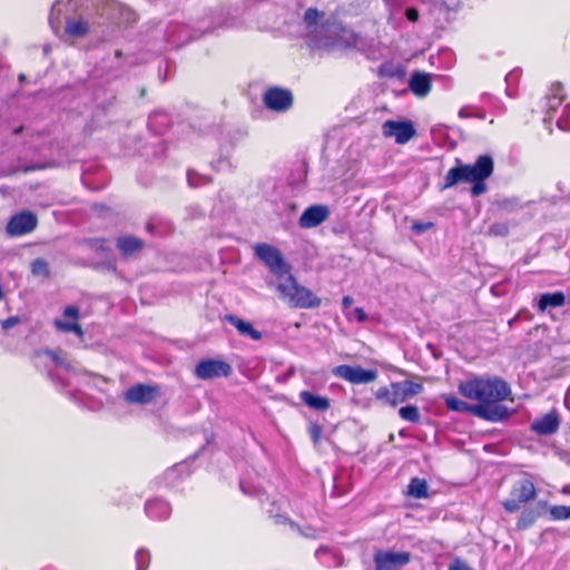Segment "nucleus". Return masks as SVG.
Segmentation results:
<instances>
[{
  "mask_svg": "<svg viewBox=\"0 0 570 570\" xmlns=\"http://www.w3.org/2000/svg\"><path fill=\"white\" fill-rule=\"evenodd\" d=\"M459 393L471 401L474 406H482L485 415L481 419L498 422L509 416V410L501 402L511 395V389L505 381L497 376H474L462 381L458 386Z\"/></svg>",
  "mask_w": 570,
  "mask_h": 570,
  "instance_id": "obj_1",
  "label": "nucleus"
},
{
  "mask_svg": "<svg viewBox=\"0 0 570 570\" xmlns=\"http://www.w3.org/2000/svg\"><path fill=\"white\" fill-rule=\"evenodd\" d=\"M279 298L294 308H315L321 305L318 298L311 289L298 284L296 278L288 272L275 284Z\"/></svg>",
  "mask_w": 570,
  "mask_h": 570,
  "instance_id": "obj_2",
  "label": "nucleus"
},
{
  "mask_svg": "<svg viewBox=\"0 0 570 570\" xmlns=\"http://www.w3.org/2000/svg\"><path fill=\"white\" fill-rule=\"evenodd\" d=\"M493 167V159L488 155L480 156L473 165H458L446 173L442 188L448 189L459 183L485 180L492 175Z\"/></svg>",
  "mask_w": 570,
  "mask_h": 570,
  "instance_id": "obj_3",
  "label": "nucleus"
},
{
  "mask_svg": "<svg viewBox=\"0 0 570 570\" xmlns=\"http://www.w3.org/2000/svg\"><path fill=\"white\" fill-rule=\"evenodd\" d=\"M422 391V384L412 381H402L377 389L375 392V399L381 401L383 404L395 407L397 404L420 394Z\"/></svg>",
  "mask_w": 570,
  "mask_h": 570,
  "instance_id": "obj_4",
  "label": "nucleus"
},
{
  "mask_svg": "<svg viewBox=\"0 0 570 570\" xmlns=\"http://www.w3.org/2000/svg\"><path fill=\"white\" fill-rule=\"evenodd\" d=\"M255 255L268 267L275 277L283 278L291 272L289 264L284 259L282 253L269 244H257L254 247Z\"/></svg>",
  "mask_w": 570,
  "mask_h": 570,
  "instance_id": "obj_5",
  "label": "nucleus"
},
{
  "mask_svg": "<svg viewBox=\"0 0 570 570\" xmlns=\"http://www.w3.org/2000/svg\"><path fill=\"white\" fill-rule=\"evenodd\" d=\"M410 560L411 556L406 551L376 550L373 556L374 570H396Z\"/></svg>",
  "mask_w": 570,
  "mask_h": 570,
  "instance_id": "obj_6",
  "label": "nucleus"
},
{
  "mask_svg": "<svg viewBox=\"0 0 570 570\" xmlns=\"http://www.w3.org/2000/svg\"><path fill=\"white\" fill-rule=\"evenodd\" d=\"M230 364L222 360H203L195 367V375L200 380H213L216 377H227L232 374Z\"/></svg>",
  "mask_w": 570,
  "mask_h": 570,
  "instance_id": "obj_7",
  "label": "nucleus"
},
{
  "mask_svg": "<svg viewBox=\"0 0 570 570\" xmlns=\"http://www.w3.org/2000/svg\"><path fill=\"white\" fill-rule=\"evenodd\" d=\"M382 132L387 138H394L396 144L404 145L415 136V128L409 120H386L382 125Z\"/></svg>",
  "mask_w": 570,
  "mask_h": 570,
  "instance_id": "obj_8",
  "label": "nucleus"
},
{
  "mask_svg": "<svg viewBox=\"0 0 570 570\" xmlns=\"http://www.w3.org/2000/svg\"><path fill=\"white\" fill-rule=\"evenodd\" d=\"M332 372L335 376L353 384L370 383L377 377L375 370H364L361 366L338 365Z\"/></svg>",
  "mask_w": 570,
  "mask_h": 570,
  "instance_id": "obj_9",
  "label": "nucleus"
},
{
  "mask_svg": "<svg viewBox=\"0 0 570 570\" xmlns=\"http://www.w3.org/2000/svg\"><path fill=\"white\" fill-rule=\"evenodd\" d=\"M263 101L267 109L284 112L292 107L293 95L287 89L274 87L265 91Z\"/></svg>",
  "mask_w": 570,
  "mask_h": 570,
  "instance_id": "obj_10",
  "label": "nucleus"
},
{
  "mask_svg": "<svg viewBox=\"0 0 570 570\" xmlns=\"http://www.w3.org/2000/svg\"><path fill=\"white\" fill-rule=\"evenodd\" d=\"M35 228L36 215L31 212H21L10 218L6 232L9 236L18 237L32 232Z\"/></svg>",
  "mask_w": 570,
  "mask_h": 570,
  "instance_id": "obj_11",
  "label": "nucleus"
},
{
  "mask_svg": "<svg viewBox=\"0 0 570 570\" xmlns=\"http://www.w3.org/2000/svg\"><path fill=\"white\" fill-rule=\"evenodd\" d=\"M330 217V209L325 205H312L301 215L298 224L302 228H313Z\"/></svg>",
  "mask_w": 570,
  "mask_h": 570,
  "instance_id": "obj_12",
  "label": "nucleus"
},
{
  "mask_svg": "<svg viewBox=\"0 0 570 570\" xmlns=\"http://www.w3.org/2000/svg\"><path fill=\"white\" fill-rule=\"evenodd\" d=\"M158 394L157 387L138 383L125 392V400L132 404H148Z\"/></svg>",
  "mask_w": 570,
  "mask_h": 570,
  "instance_id": "obj_13",
  "label": "nucleus"
},
{
  "mask_svg": "<svg viewBox=\"0 0 570 570\" xmlns=\"http://www.w3.org/2000/svg\"><path fill=\"white\" fill-rule=\"evenodd\" d=\"M560 425V417L556 410H551L531 423V430L538 435H551Z\"/></svg>",
  "mask_w": 570,
  "mask_h": 570,
  "instance_id": "obj_14",
  "label": "nucleus"
},
{
  "mask_svg": "<svg viewBox=\"0 0 570 570\" xmlns=\"http://www.w3.org/2000/svg\"><path fill=\"white\" fill-rule=\"evenodd\" d=\"M78 316H79V309L75 306H68L63 311V317L66 320H56L55 325L61 332H66V333L72 332L78 337H82L83 336L82 328L77 323Z\"/></svg>",
  "mask_w": 570,
  "mask_h": 570,
  "instance_id": "obj_15",
  "label": "nucleus"
},
{
  "mask_svg": "<svg viewBox=\"0 0 570 570\" xmlns=\"http://www.w3.org/2000/svg\"><path fill=\"white\" fill-rule=\"evenodd\" d=\"M443 399L446 407L450 411L472 413L478 417H480V415H485L484 409L482 406H474V404H469L454 395H445Z\"/></svg>",
  "mask_w": 570,
  "mask_h": 570,
  "instance_id": "obj_16",
  "label": "nucleus"
},
{
  "mask_svg": "<svg viewBox=\"0 0 570 570\" xmlns=\"http://www.w3.org/2000/svg\"><path fill=\"white\" fill-rule=\"evenodd\" d=\"M431 78L429 73L425 72H414L409 81L410 90L416 97H425L431 91Z\"/></svg>",
  "mask_w": 570,
  "mask_h": 570,
  "instance_id": "obj_17",
  "label": "nucleus"
},
{
  "mask_svg": "<svg viewBox=\"0 0 570 570\" xmlns=\"http://www.w3.org/2000/svg\"><path fill=\"white\" fill-rule=\"evenodd\" d=\"M564 98L566 94L563 86L560 82L553 83L550 88V92L547 96V114L549 116L544 118V121L552 119L551 112H554L557 108L561 106Z\"/></svg>",
  "mask_w": 570,
  "mask_h": 570,
  "instance_id": "obj_18",
  "label": "nucleus"
},
{
  "mask_svg": "<svg viewBox=\"0 0 570 570\" xmlns=\"http://www.w3.org/2000/svg\"><path fill=\"white\" fill-rule=\"evenodd\" d=\"M145 510L147 515L155 520L167 519L171 513L170 505L160 499L148 501L145 505Z\"/></svg>",
  "mask_w": 570,
  "mask_h": 570,
  "instance_id": "obj_19",
  "label": "nucleus"
},
{
  "mask_svg": "<svg viewBox=\"0 0 570 570\" xmlns=\"http://www.w3.org/2000/svg\"><path fill=\"white\" fill-rule=\"evenodd\" d=\"M511 495L518 500V502L525 503L533 500L537 495L534 484L529 480H521L512 489Z\"/></svg>",
  "mask_w": 570,
  "mask_h": 570,
  "instance_id": "obj_20",
  "label": "nucleus"
},
{
  "mask_svg": "<svg viewBox=\"0 0 570 570\" xmlns=\"http://www.w3.org/2000/svg\"><path fill=\"white\" fill-rule=\"evenodd\" d=\"M226 321L233 325L240 335L248 336L254 341L262 338V333L253 327V325L235 315H227Z\"/></svg>",
  "mask_w": 570,
  "mask_h": 570,
  "instance_id": "obj_21",
  "label": "nucleus"
},
{
  "mask_svg": "<svg viewBox=\"0 0 570 570\" xmlns=\"http://www.w3.org/2000/svg\"><path fill=\"white\" fill-rule=\"evenodd\" d=\"M299 400L309 409L324 412L330 409V400L322 395H316L309 391H302Z\"/></svg>",
  "mask_w": 570,
  "mask_h": 570,
  "instance_id": "obj_22",
  "label": "nucleus"
},
{
  "mask_svg": "<svg viewBox=\"0 0 570 570\" xmlns=\"http://www.w3.org/2000/svg\"><path fill=\"white\" fill-rule=\"evenodd\" d=\"M566 303V295L563 292L544 293L540 296L538 308L544 312L547 308L560 307Z\"/></svg>",
  "mask_w": 570,
  "mask_h": 570,
  "instance_id": "obj_23",
  "label": "nucleus"
},
{
  "mask_svg": "<svg viewBox=\"0 0 570 570\" xmlns=\"http://www.w3.org/2000/svg\"><path fill=\"white\" fill-rule=\"evenodd\" d=\"M144 243L134 236H121L117 239V246L124 256H129L142 247Z\"/></svg>",
  "mask_w": 570,
  "mask_h": 570,
  "instance_id": "obj_24",
  "label": "nucleus"
},
{
  "mask_svg": "<svg viewBox=\"0 0 570 570\" xmlns=\"http://www.w3.org/2000/svg\"><path fill=\"white\" fill-rule=\"evenodd\" d=\"M407 495L415 499L428 498V483L424 479L413 478L407 485Z\"/></svg>",
  "mask_w": 570,
  "mask_h": 570,
  "instance_id": "obj_25",
  "label": "nucleus"
},
{
  "mask_svg": "<svg viewBox=\"0 0 570 570\" xmlns=\"http://www.w3.org/2000/svg\"><path fill=\"white\" fill-rule=\"evenodd\" d=\"M88 29V23L81 19H71L66 23V32L71 37H82Z\"/></svg>",
  "mask_w": 570,
  "mask_h": 570,
  "instance_id": "obj_26",
  "label": "nucleus"
},
{
  "mask_svg": "<svg viewBox=\"0 0 570 570\" xmlns=\"http://www.w3.org/2000/svg\"><path fill=\"white\" fill-rule=\"evenodd\" d=\"M338 36H337V45L344 46V47H355L358 42V36L345 28V27H338Z\"/></svg>",
  "mask_w": 570,
  "mask_h": 570,
  "instance_id": "obj_27",
  "label": "nucleus"
},
{
  "mask_svg": "<svg viewBox=\"0 0 570 570\" xmlns=\"http://www.w3.org/2000/svg\"><path fill=\"white\" fill-rule=\"evenodd\" d=\"M399 415L402 420L411 423H419L421 420L420 411L415 405L400 407Z\"/></svg>",
  "mask_w": 570,
  "mask_h": 570,
  "instance_id": "obj_28",
  "label": "nucleus"
},
{
  "mask_svg": "<svg viewBox=\"0 0 570 570\" xmlns=\"http://www.w3.org/2000/svg\"><path fill=\"white\" fill-rule=\"evenodd\" d=\"M323 17L324 12H321L314 8H308L304 13V22L306 23V27L312 31L318 26Z\"/></svg>",
  "mask_w": 570,
  "mask_h": 570,
  "instance_id": "obj_29",
  "label": "nucleus"
},
{
  "mask_svg": "<svg viewBox=\"0 0 570 570\" xmlns=\"http://www.w3.org/2000/svg\"><path fill=\"white\" fill-rule=\"evenodd\" d=\"M535 519H537V513L533 510L523 511L517 522L518 530H525L531 524H533Z\"/></svg>",
  "mask_w": 570,
  "mask_h": 570,
  "instance_id": "obj_30",
  "label": "nucleus"
},
{
  "mask_svg": "<svg viewBox=\"0 0 570 570\" xmlns=\"http://www.w3.org/2000/svg\"><path fill=\"white\" fill-rule=\"evenodd\" d=\"M136 570H147L150 562V553L146 549H138L135 556Z\"/></svg>",
  "mask_w": 570,
  "mask_h": 570,
  "instance_id": "obj_31",
  "label": "nucleus"
},
{
  "mask_svg": "<svg viewBox=\"0 0 570 570\" xmlns=\"http://www.w3.org/2000/svg\"><path fill=\"white\" fill-rule=\"evenodd\" d=\"M549 512L553 520H570V507L553 505Z\"/></svg>",
  "mask_w": 570,
  "mask_h": 570,
  "instance_id": "obj_32",
  "label": "nucleus"
},
{
  "mask_svg": "<svg viewBox=\"0 0 570 570\" xmlns=\"http://www.w3.org/2000/svg\"><path fill=\"white\" fill-rule=\"evenodd\" d=\"M557 126L563 131L570 130V104L564 105L561 116L557 119Z\"/></svg>",
  "mask_w": 570,
  "mask_h": 570,
  "instance_id": "obj_33",
  "label": "nucleus"
},
{
  "mask_svg": "<svg viewBox=\"0 0 570 570\" xmlns=\"http://www.w3.org/2000/svg\"><path fill=\"white\" fill-rule=\"evenodd\" d=\"M423 3H430L434 7L444 8L445 10H455L461 0H421Z\"/></svg>",
  "mask_w": 570,
  "mask_h": 570,
  "instance_id": "obj_34",
  "label": "nucleus"
},
{
  "mask_svg": "<svg viewBox=\"0 0 570 570\" xmlns=\"http://www.w3.org/2000/svg\"><path fill=\"white\" fill-rule=\"evenodd\" d=\"M187 180L191 187H197L209 183V178L202 176L193 170H188Z\"/></svg>",
  "mask_w": 570,
  "mask_h": 570,
  "instance_id": "obj_35",
  "label": "nucleus"
},
{
  "mask_svg": "<svg viewBox=\"0 0 570 570\" xmlns=\"http://www.w3.org/2000/svg\"><path fill=\"white\" fill-rule=\"evenodd\" d=\"M41 354L46 355L52 363L58 366H65V358L60 352L57 351H45Z\"/></svg>",
  "mask_w": 570,
  "mask_h": 570,
  "instance_id": "obj_36",
  "label": "nucleus"
},
{
  "mask_svg": "<svg viewBox=\"0 0 570 570\" xmlns=\"http://www.w3.org/2000/svg\"><path fill=\"white\" fill-rule=\"evenodd\" d=\"M87 245L96 250V252H106L108 250V246H107V240L106 239H100V238H97V239H90L87 242Z\"/></svg>",
  "mask_w": 570,
  "mask_h": 570,
  "instance_id": "obj_37",
  "label": "nucleus"
},
{
  "mask_svg": "<svg viewBox=\"0 0 570 570\" xmlns=\"http://www.w3.org/2000/svg\"><path fill=\"white\" fill-rule=\"evenodd\" d=\"M434 227V224L431 222H414L411 226L412 230L415 234H422Z\"/></svg>",
  "mask_w": 570,
  "mask_h": 570,
  "instance_id": "obj_38",
  "label": "nucleus"
},
{
  "mask_svg": "<svg viewBox=\"0 0 570 570\" xmlns=\"http://www.w3.org/2000/svg\"><path fill=\"white\" fill-rule=\"evenodd\" d=\"M384 1H385V6L387 7L389 12H390L389 19L391 20L400 11L402 3L400 0H384Z\"/></svg>",
  "mask_w": 570,
  "mask_h": 570,
  "instance_id": "obj_39",
  "label": "nucleus"
},
{
  "mask_svg": "<svg viewBox=\"0 0 570 570\" xmlns=\"http://www.w3.org/2000/svg\"><path fill=\"white\" fill-rule=\"evenodd\" d=\"M485 180H475V181H472V187H471V194L472 196L476 197V196H480L482 195L483 193H485L487 190V185L484 183Z\"/></svg>",
  "mask_w": 570,
  "mask_h": 570,
  "instance_id": "obj_40",
  "label": "nucleus"
},
{
  "mask_svg": "<svg viewBox=\"0 0 570 570\" xmlns=\"http://www.w3.org/2000/svg\"><path fill=\"white\" fill-rule=\"evenodd\" d=\"M346 317L350 320L354 317L357 322H364L367 315L362 307H356L352 312H346Z\"/></svg>",
  "mask_w": 570,
  "mask_h": 570,
  "instance_id": "obj_41",
  "label": "nucleus"
},
{
  "mask_svg": "<svg viewBox=\"0 0 570 570\" xmlns=\"http://www.w3.org/2000/svg\"><path fill=\"white\" fill-rule=\"evenodd\" d=\"M308 432L313 442L315 444L318 443L322 438V428L316 423H312L308 428Z\"/></svg>",
  "mask_w": 570,
  "mask_h": 570,
  "instance_id": "obj_42",
  "label": "nucleus"
},
{
  "mask_svg": "<svg viewBox=\"0 0 570 570\" xmlns=\"http://www.w3.org/2000/svg\"><path fill=\"white\" fill-rule=\"evenodd\" d=\"M17 325H20V318L17 316H11L1 322V327L3 331H8Z\"/></svg>",
  "mask_w": 570,
  "mask_h": 570,
  "instance_id": "obj_43",
  "label": "nucleus"
},
{
  "mask_svg": "<svg viewBox=\"0 0 570 570\" xmlns=\"http://www.w3.org/2000/svg\"><path fill=\"white\" fill-rule=\"evenodd\" d=\"M521 502H518L515 498L512 497V499H509L503 502V507L508 512H515L519 510V505Z\"/></svg>",
  "mask_w": 570,
  "mask_h": 570,
  "instance_id": "obj_44",
  "label": "nucleus"
},
{
  "mask_svg": "<svg viewBox=\"0 0 570 570\" xmlns=\"http://www.w3.org/2000/svg\"><path fill=\"white\" fill-rule=\"evenodd\" d=\"M405 17L410 22H416L420 14L416 8L410 7L405 10Z\"/></svg>",
  "mask_w": 570,
  "mask_h": 570,
  "instance_id": "obj_45",
  "label": "nucleus"
},
{
  "mask_svg": "<svg viewBox=\"0 0 570 570\" xmlns=\"http://www.w3.org/2000/svg\"><path fill=\"white\" fill-rule=\"evenodd\" d=\"M490 233L494 235H504L507 233V227L501 224H494L490 227Z\"/></svg>",
  "mask_w": 570,
  "mask_h": 570,
  "instance_id": "obj_46",
  "label": "nucleus"
},
{
  "mask_svg": "<svg viewBox=\"0 0 570 570\" xmlns=\"http://www.w3.org/2000/svg\"><path fill=\"white\" fill-rule=\"evenodd\" d=\"M448 570H473V569L470 568L469 566H466L465 563L456 560L449 566Z\"/></svg>",
  "mask_w": 570,
  "mask_h": 570,
  "instance_id": "obj_47",
  "label": "nucleus"
},
{
  "mask_svg": "<svg viewBox=\"0 0 570 570\" xmlns=\"http://www.w3.org/2000/svg\"><path fill=\"white\" fill-rule=\"evenodd\" d=\"M37 266H38V277L39 276L47 277L49 275V271H48L47 264L45 262L38 259Z\"/></svg>",
  "mask_w": 570,
  "mask_h": 570,
  "instance_id": "obj_48",
  "label": "nucleus"
},
{
  "mask_svg": "<svg viewBox=\"0 0 570 570\" xmlns=\"http://www.w3.org/2000/svg\"><path fill=\"white\" fill-rule=\"evenodd\" d=\"M353 302L354 301H353V298L351 296H344L343 297L342 305H343V309H344L345 313L352 306Z\"/></svg>",
  "mask_w": 570,
  "mask_h": 570,
  "instance_id": "obj_49",
  "label": "nucleus"
},
{
  "mask_svg": "<svg viewBox=\"0 0 570 570\" xmlns=\"http://www.w3.org/2000/svg\"><path fill=\"white\" fill-rule=\"evenodd\" d=\"M472 116H473V114L470 111L469 107H462L459 110V117L460 118H469V117H472Z\"/></svg>",
  "mask_w": 570,
  "mask_h": 570,
  "instance_id": "obj_50",
  "label": "nucleus"
},
{
  "mask_svg": "<svg viewBox=\"0 0 570 570\" xmlns=\"http://www.w3.org/2000/svg\"><path fill=\"white\" fill-rule=\"evenodd\" d=\"M230 166H232V164L228 160H222V161H219V167L217 169L220 170V169H224L225 167H230Z\"/></svg>",
  "mask_w": 570,
  "mask_h": 570,
  "instance_id": "obj_51",
  "label": "nucleus"
},
{
  "mask_svg": "<svg viewBox=\"0 0 570 570\" xmlns=\"http://www.w3.org/2000/svg\"><path fill=\"white\" fill-rule=\"evenodd\" d=\"M303 534H304L305 537H308V538H315V537L317 535L315 530H313V531H309V530H308V531H306V532H303Z\"/></svg>",
  "mask_w": 570,
  "mask_h": 570,
  "instance_id": "obj_52",
  "label": "nucleus"
},
{
  "mask_svg": "<svg viewBox=\"0 0 570 570\" xmlns=\"http://www.w3.org/2000/svg\"><path fill=\"white\" fill-rule=\"evenodd\" d=\"M29 266H30V271H31V273H32V274H36V259H35V261H32V262H30Z\"/></svg>",
  "mask_w": 570,
  "mask_h": 570,
  "instance_id": "obj_53",
  "label": "nucleus"
},
{
  "mask_svg": "<svg viewBox=\"0 0 570 570\" xmlns=\"http://www.w3.org/2000/svg\"><path fill=\"white\" fill-rule=\"evenodd\" d=\"M26 332H27V326L26 325H23V326L20 325L19 328H18V333L23 335V334H26Z\"/></svg>",
  "mask_w": 570,
  "mask_h": 570,
  "instance_id": "obj_54",
  "label": "nucleus"
},
{
  "mask_svg": "<svg viewBox=\"0 0 570 570\" xmlns=\"http://www.w3.org/2000/svg\"><path fill=\"white\" fill-rule=\"evenodd\" d=\"M22 129H23V127L20 126L18 128L13 129V134L18 135V134H20L22 131Z\"/></svg>",
  "mask_w": 570,
  "mask_h": 570,
  "instance_id": "obj_55",
  "label": "nucleus"
},
{
  "mask_svg": "<svg viewBox=\"0 0 570 570\" xmlns=\"http://www.w3.org/2000/svg\"><path fill=\"white\" fill-rule=\"evenodd\" d=\"M267 284H268V286H273L274 285V283L272 281H268Z\"/></svg>",
  "mask_w": 570,
  "mask_h": 570,
  "instance_id": "obj_56",
  "label": "nucleus"
},
{
  "mask_svg": "<svg viewBox=\"0 0 570 570\" xmlns=\"http://www.w3.org/2000/svg\"><path fill=\"white\" fill-rule=\"evenodd\" d=\"M37 168L40 169V168H45V166H40L39 164L37 165Z\"/></svg>",
  "mask_w": 570,
  "mask_h": 570,
  "instance_id": "obj_57",
  "label": "nucleus"
},
{
  "mask_svg": "<svg viewBox=\"0 0 570 570\" xmlns=\"http://www.w3.org/2000/svg\"><path fill=\"white\" fill-rule=\"evenodd\" d=\"M109 267H110L111 269H115L114 264H109Z\"/></svg>",
  "mask_w": 570,
  "mask_h": 570,
  "instance_id": "obj_58",
  "label": "nucleus"
}]
</instances>
